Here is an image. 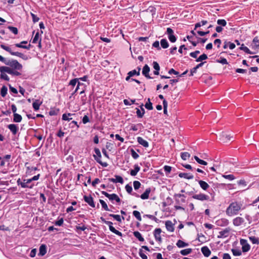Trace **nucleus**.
<instances>
[{
    "label": "nucleus",
    "mask_w": 259,
    "mask_h": 259,
    "mask_svg": "<svg viewBox=\"0 0 259 259\" xmlns=\"http://www.w3.org/2000/svg\"><path fill=\"white\" fill-rule=\"evenodd\" d=\"M242 204L236 201L232 202L227 208L226 212L228 216L236 215L241 208Z\"/></svg>",
    "instance_id": "nucleus-1"
},
{
    "label": "nucleus",
    "mask_w": 259,
    "mask_h": 259,
    "mask_svg": "<svg viewBox=\"0 0 259 259\" xmlns=\"http://www.w3.org/2000/svg\"><path fill=\"white\" fill-rule=\"evenodd\" d=\"M1 47L13 56L19 57L24 60H27L28 59V57L26 55L18 52H13L9 47L6 46L4 44L1 45Z\"/></svg>",
    "instance_id": "nucleus-2"
},
{
    "label": "nucleus",
    "mask_w": 259,
    "mask_h": 259,
    "mask_svg": "<svg viewBox=\"0 0 259 259\" xmlns=\"http://www.w3.org/2000/svg\"><path fill=\"white\" fill-rule=\"evenodd\" d=\"M17 184L18 186H20L23 188L32 189L34 186V183H32L30 179H24L23 181L19 178L17 181Z\"/></svg>",
    "instance_id": "nucleus-3"
},
{
    "label": "nucleus",
    "mask_w": 259,
    "mask_h": 259,
    "mask_svg": "<svg viewBox=\"0 0 259 259\" xmlns=\"http://www.w3.org/2000/svg\"><path fill=\"white\" fill-rule=\"evenodd\" d=\"M6 65L10 66L12 68L17 70H21L22 69V65L18 61L16 60H8Z\"/></svg>",
    "instance_id": "nucleus-4"
},
{
    "label": "nucleus",
    "mask_w": 259,
    "mask_h": 259,
    "mask_svg": "<svg viewBox=\"0 0 259 259\" xmlns=\"http://www.w3.org/2000/svg\"><path fill=\"white\" fill-rule=\"evenodd\" d=\"M94 151L96 155H94L93 157L95 159V160L99 163L100 164H101L103 167H107L108 166V163L106 162H102L101 160V158L102 157L101 154L100 152V151L99 149L97 148H95L94 149Z\"/></svg>",
    "instance_id": "nucleus-5"
},
{
    "label": "nucleus",
    "mask_w": 259,
    "mask_h": 259,
    "mask_svg": "<svg viewBox=\"0 0 259 259\" xmlns=\"http://www.w3.org/2000/svg\"><path fill=\"white\" fill-rule=\"evenodd\" d=\"M165 34H167L168 39L171 42H175L177 40V37L174 35V30L170 27L166 29Z\"/></svg>",
    "instance_id": "nucleus-6"
},
{
    "label": "nucleus",
    "mask_w": 259,
    "mask_h": 259,
    "mask_svg": "<svg viewBox=\"0 0 259 259\" xmlns=\"http://www.w3.org/2000/svg\"><path fill=\"white\" fill-rule=\"evenodd\" d=\"M240 243L242 245V250L243 252H248L250 250V246L247 243V241L246 239H241Z\"/></svg>",
    "instance_id": "nucleus-7"
},
{
    "label": "nucleus",
    "mask_w": 259,
    "mask_h": 259,
    "mask_svg": "<svg viewBox=\"0 0 259 259\" xmlns=\"http://www.w3.org/2000/svg\"><path fill=\"white\" fill-rule=\"evenodd\" d=\"M233 136L226 133H222L220 136V140L223 143H228L233 139Z\"/></svg>",
    "instance_id": "nucleus-8"
},
{
    "label": "nucleus",
    "mask_w": 259,
    "mask_h": 259,
    "mask_svg": "<svg viewBox=\"0 0 259 259\" xmlns=\"http://www.w3.org/2000/svg\"><path fill=\"white\" fill-rule=\"evenodd\" d=\"M192 198L200 201L208 200L209 199V196L203 193L195 194L192 196Z\"/></svg>",
    "instance_id": "nucleus-9"
},
{
    "label": "nucleus",
    "mask_w": 259,
    "mask_h": 259,
    "mask_svg": "<svg viewBox=\"0 0 259 259\" xmlns=\"http://www.w3.org/2000/svg\"><path fill=\"white\" fill-rule=\"evenodd\" d=\"M83 199L85 202H87L90 206L92 207H95V204L93 200V198L91 195L89 196L84 195L83 196Z\"/></svg>",
    "instance_id": "nucleus-10"
},
{
    "label": "nucleus",
    "mask_w": 259,
    "mask_h": 259,
    "mask_svg": "<svg viewBox=\"0 0 259 259\" xmlns=\"http://www.w3.org/2000/svg\"><path fill=\"white\" fill-rule=\"evenodd\" d=\"M7 127L10 130L13 135H16L19 131V127L15 124H10Z\"/></svg>",
    "instance_id": "nucleus-11"
},
{
    "label": "nucleus",
    "mask_w": 259,
    "mask_h": 259,
    "mask_svg": "<svg viewBox=\"0 0 259 259\" xmlns=\"http://www.w3.org/2000/svg\"><path fill=\"white\" fill-rule=\"evenodd\" d=\"M150 70V68L147 64H145L142 69V74L147 79H151L152 78L149 74V71Z\"/></svg>",
    "instance_id": "nucleus-12"
},
{
    "label": "nucleus",
    "mask_w": 259,
    "mask_h": 259,
    "mask_svg": "<svg viewBox=\"0 0 259 259\" xmlns=\"http://www.w3.org/2000/svg\"><path fill=\"white\" fill-rule=\"evenodd\" d=\"M161 229L160 228H156L154 230L153 232V235L155 240L157 241L161 242L162 241V239L160 236V233H161Z\"/></svg>",
    "instance_id": "nucleus-13"
},
{
    "label": "nucleus",
    "mask_w": 259,
    "mask_h": 259,
    "mask_svg": "<svg viewBox=\"0 0 259 259\" xmlns=\"http://www.w3.org/2000/svg\"><path fill=\"white\" fill-rule=\"evenodd\" d=\"M215 224L220 227L226 226L229 224V220L226 218H222L217 220Z\"/></svg>",
    "instance_id": "nucleus-14"
},
{
    "label": "nucleus",
    "mask_w": 259,
    "mask_h": 259,
    "mask_svg": "<svg viewBox=\"0 0 259 259\" xmlns=\"http://www.w3.org/2000/svg\"><path fill=\"white\" fill-rule=\"evenodd\" d=\"M244 222L243 218L238 217L235 218L233 220V224L235 226H239Z\"/></svg>",
    "instance_id": "nucleus-15"
},
{
    "label": "nucleus",
    "mask_w": 259,
    "mask_h": 259,
    "mask_svg": "<svg viewBox=\"0 0 259 259\" xmlns=\"http://www.w3.org/2000/svg\"><path fill=\"white\" fill-rule=\"evenodd\" d=\"M115 179L114 178H109L108 179V181L110 182H112L114 183H119L120 184L123 183V178L118 175H115Z\"/></svg>",
    "instance_id": "nucleus-16"
},
{
    "label": "nucleus",
    "mask_w": 259,
    "mask_h": 259,
    "mask_svg": "<svg viewBox=\"0 0 259 259\" xmlns=\"http://www.w3.org/2000/svg\"><path fill=\"white\" fill-rule=\"evenodd\" d=\"M143 104H142V105L140 106L141 110H140L139 108H136V109L137 110L136 113L138 117L139 118H142L144 114H145V109L143 108Z\"/></svg>",
    "instance_id": "nucleus-17"
},
{
    "label": "nucleus",
    "mask_w": 259,
    "mask_h": 259,
    "mask_svg": "<svg viewBox=\"0 0 259 259\" xmlns=\"http://www.w3.org/2000/svg\"><path fill=\"white\" fill-rule=\"evenodd\" d=\"M174 224H172L171 221H167L165 222V227L168 231L174 232L175 230Z\"/></svg>",
    "instance_id": "nucleus-18"
},
{
    "label": "nucleus",
    "mask_w": 259,
    "mask_h": 259,
    "mask_svg": "<svg viewBox=\"0 0 259 259\" xmlns=\"http://www.w3.org/2000/svg\"><path fill=\"white\" fill-rule=\"evenodd\" d=\"M229 231V228H226L223 231H220L219 232V235L218 236V238H221L227 237L228 236Z\"/></svg>",
    "instance_id": "nucleus-19"
},
{
    "label": "nucleus",
    "mask_w": 259,
    "mask_h": 259,
    "mask_svg": "<svg viewBox=\"0 0 259 259\" xmlns=\"http://www.w3.org/2000/svg\"><path fill=\"white\" fill-rule=\"evenodd\" d=\"M201 250L202 253L204 255V256H205V257L209 256L210 255V254H211L210 250L206 246H203L201 248Z\"/></svg>",
    "instance_id": "nucleus-20"
},
{
    "label": "nucleus",
    "mask_w": 259,
    "mask_h": 259,
    "mask_svg": "<svg viewBox=\"0 0 259 259\" xmlns=\"http://www.w3.org/2000/svg\"><path fill=\"white\" fill-rule=\"evenodd\" d=\"M198 182L201 188L204 191H207V189L209 188V185L204 181L199 180L198 181Z\"/></svg>",
    "instance_id": "nucleus-21"
},
{
    "label": "nucleus",
    "mask_w": 259,
    "mask_h": 259,
    "mask_svg": "<svg viewBox=\"0 0 259 259\" xmlns=\"http://www.w3.org/2000/svg\"><path fill=\"white\" fill-rule=\"evenodd\" d=\"M137 142L138 143L142 145L143 147L147 148L149 146V143L148 142L145 140L144 139H143L142 137H138L137 138Z\"/></svg>",
    "instance_id": "nucleus-22"
},
{
    "label": "nucleus",
    "mask_w": 259,
    "mask_h": 259,
    "mask_svg": "<svg viewBox=\"0 0 259 259\" xmlns=\"http://www.w3.org/2000/svg\"><path fill=\"white\" fill-rule=\"evenodd\" d=\"M42 103V101H40L39 100H35L33 103H32V107L34 110L35 111L38 110L39 109V107L41 105Z\"/></svg>",
    "instance_id": "nucleus-23"
},
{
    "label": "nucleus",
    "mask_w": 259,
    "mask_h": 259,
    "mask_svg": "<svg viewBox=\"0 0 259 259\" xmlns=\"http://www.w3.org/2000/svg\"><path fill=\"white\" fill-rule=\"evenodd\" d=\"M47 252V246L45 244H41L39 248V256H44Z\"/></svg>",
    "instance_id": "nucleus-24"
},
{
    "label": "nucleus",
    "mask_w": 259,
    "mask_h": 259,
    "mask_svg": "<svg viewBox=\"0 0 259 259\" xmlns=\"http://www.w3.org/2000/svg\"><path fill=\"white\" fill-rule=\"evenodd\" d=\"M150 192V188H147L145 191L140 195V198L143 200L147 199L149 198Z\"/></svg>",
    "instance_id": "nucleus-25"
},
{
    "label": "nucleus",
    "mask_w": 259,
    "mask_h": 259,
    "mask_svg": "<svg viewBox=\"0 0 259 259\" xmlns=\"http://www.w3.org/2000/svg\"><path fill=\"white\" fill-rule=\"evenodd\" d=\"M101 193L103 195H104L105 196H106V197L108 198V199L112 202L113 201L115 200V198H114L115 195V193L110 194L108 193L107 192L104 191H101Z\"/></svg>",
    "instance_id": "nucleus-26"
},
{
    "label": "nucleus",
    "mask_w": 259,
    "mask_h": 259,
    "mask_svg": "<svg viewBox=\"0 0 259 259\" xmlns=\"http://www.w3.org/2000/svg\"><path fill=\"white\" fill-rule=\"evenodd\" d=\"M179 177H180L181 178H185V179H186L188 180H191V179H193V178H194L193 175L191 174H189V173L188 174V173L180 172L179 174Z\"/></svg>",
    "instance_id": "nucleus-27"
},
{
    "label": "nucleus",
    "mask_w": 259,
    "mask_h": 259,
    "mask_svg": "<svg viewBox=\"0 0 259 259\" xmlns=\"http://www.w3.org/2000/svg\"><path fill=\"white\" fill-rule=\"evenodd\" d=\"M140 70H141V67H138L137 68V69H134L132 71H129L130 75H132L133 76L134 75H137L139 76L140 74Z\"/></svg>",
    "instance_id": "nucleus-28"
},
{
    "label": "nucleus",
    "mask_w": 259,
    "mask_h": 259,
    "mask_svg": "<svg viewBox=\"0 0 259 259\" xmlns=\"http://www.w3.org/2000/svg\"><path fill=\"white\" fill-rule=\"evenodd\" d=\"M109 216L110 217H112L114 218L115 220H116L117 222L121 223L122 219L123 220H124V218L122 216L121 217L118 215V214H109Z\"/></svg>",
    "instance_id": "nucleus-29"
},
{
    "label": "nucleus",
    "mask_w": 259,
    "mask_h": 259,
    "mask_svg": "<svg viewBox=\"0 0 259 259\" xmlns=\"http://www.w3.org/2000/svg\"><path fill=\"white\" fill-rule=\"evenodd\" d=\"M13 121L15 122H20L22 121V117L21 115L18 113L13 114Z\"/></svg>",
    "instance_id": "nucleus-30"
},
{
    "label": "nucleus",
    "mask_w": 259,
    "mask_h": 259,
    "mask_svg": "<svg viewBox=\"0 0 259 259\" xmlns=\"http://www.w3.org/2000/svg\"><path fill=\"white\" fill-rule=\"evenodd\" d=\"M134 236L137 238L140 241L143 242L144 238L142 237L141 234L138 231H135L133 232Z\"/></svg>",
    "instance_id": "nucleus-31"
},
{
    "label": "nucleus",
    "mask_w": 259,
    "mask_h": 259,
    "mask_svg": "<svg viewBox=\"0 0 259 259\" xmlns=\"http://www.w3.org/2000/svg\"><path fill=\"white\" fill-rule=\"evenodd\" d=\"M60 111V109L59 108H51L49 114L50 116H54L57 115Z\"/></svg>",
    "instance_id": "nucleus-32"
},
{
    "label": "nucleus",
    "mask_w": 259,
    "mask_h": 259,
    "mask_svg": "<svg viewBox=\"0 0 259 259\" xmlns=\"http://www.w3.org/2000/svg\"><path fill=\"white\" fill-rule=\"evenodd\" d=\"M176 245L179 248H182L188 246L189 244L181 240H179L177 241Z\"/></svg>",
    "instance_id": "nucleus-33"
},
{
    "label": "nucleus",
    "mask_w": 259,
    "mask_h": 259,
    "mask_svg": "<svg viewBox=\"0 0 259 259\" xmlns=\"http://www.w3.org/2000/svg\"><path fill=\"white\" fill-rule=\"evenodd\" d=\"M161 47L163 49H166L169 47V44L166 39H162L160 40Z\"/></svg>",
    "instance_id": "nucleus-34"
},
{
    "label": "nucleus",
    "mask_w": 259,
    "mask_h": 259,
    "mask_svg": "<svg viewBox=\"0 0 259 259\" xmlns=\"http://www.w3.org/2000/svg\"><path fill=\"white\" fill-rule=\"evenodd\" d=\"M87 229V227L84 225L82 226H75V230L78 234H80L81 231H84Z\"/></svg>",
    "instance_id": "nucleus-35"
},
{
    "label": "nucleus",
    "mask_w": 259,
    "mask_h": 259,
    "mask_svg": "<svg viewBox=\"0 0 259 259\" xmlns=\"http://www.w3.org/2000/svg\"><path fill=\"white\" fill-rule=\"evenodd\" d=\"M143 217L149 218V219L155 221L156 223H159L160 222V220L159 219H158L155 216L151 215V214H144L143 215Z\"/></svg>",
    "instance_id": "nucleus-36"
},
{
    "label": "nucleus",
    "mask_w": 259,
    "mask_h": 259,
    "mask_svg": "<svg viewBox=\"0 0 259 259\" xmlns=\"http://www.w3.org/2000/svg\"><path fill=\"white\" fill-rule=\"evenodd\" d=\"M8 88L6 86L3 85L1 89V95L5 97L7 94Z\"/></svg>",
    "instance_id": "nucleus-37"
},
{
    "label": "nucleus",
    "mask_w": 259,
    "mask_h": 259,
    "mask_svg": "<svg viewBox=\"0 0 259 259\" xmlns=\"http://www.w3.org/2000/svg\"><path fill=\"white\" fill-rule=\"evenodd\" d=\"M2 70H0L1 75H0V78L1 79H4L6 81H9L10 78L6 74L5 72H2Z\"/></svg>",
    "instance_id": "nucleus-38"
},
{
    "label": "nucleus",
    "mask_w": 259,
    "mask_h": 259,
    "mask_svg": "<svg viewBox=\"0 0 259 259\" xmlns=\"http://www.w3.org/2000/svg\"><path fill=\"white\" fill-rule=\"evenodd\" d=\"M207 23V21L206 20H202L201 22L196 23L195 24L194 30H196L197 28L201 27V26H203Z\"/></svg>",
    "instance_id": "nucleus-39"
},
{
    "label": "nucleus",
    "mask_w": 259,
    "mask_h": 259,
    "mask_svg": "<svg viewBox=\"0 0 259 259\" xmlns=\"http://www.w3.org/2000/svg\"><path fill=\"white\" fill-rule=\"evenodd\" d=\"M99 201L102 205V208L104 210H105L106 211H111V210L108 208L106 203L103 200L100 199ZM111 211H112L111 210Z\"/></svg>",
    "instance_id": "nucleus-40"
},
{
    "label": "nucleus",
    "mask_w": 259,
    "mask_h": 259,
    "mask_svg": "<svg viewBox=\"0 0 259 259\" xmlns=\"http://www.w3.org/2000/svg\"><path fill=\"white\" fill-rule=\"evenodd\" d=\"M207 58L208 57L207 55L205 54H203L196 59V61L197 62H202L203 60H206Z\"/></svg>",
    "instance_id": "nucleus-41"
},
{
    "label": "nucleus",
    "mask_w": 259,
    "mask_h": 259,
    "mask_svg": "<svg viewBox=\"0 0 259 259\" xmlns=\"http://www.w3.org/2000/svg\"><path fill=\"white\" fill-rule=\"evenodd\" d=\"M192 251V249L191 248H187L185 249H183L180 251V253L183 255H187Z\"/></svg>",
    "instance_id": "nucleus-42"
},
{
    "label": "nucleus",
    "mask_w": 259,
    "mask_h": 259,
    "mask_svg": "<svg viewBox=\"0 0 259 259\" xmlns=\"http://www.w3.org/2000/svg\"><path fill=\"white\" fill-rule=\"evenodd\" d=\"M194 158L200 164H202V165H206L207 164V163L206 161H205L203 160H202V159H200L197 156H194Z\"/></svg>",
    "instance_id": "nucleus-43"
},
{
    "label": "nucleus",
    "mask_w": 259,
    "mask_h": 259,
    "mask_svg": "<svg viewBox=\"0 0 259 259\" xmlns=\"http://www.w3.org/2000/svg\"><path fill=\"white\" fill-rule=\"evenodd\" d=\"M231 251L234 256H240L242 254L241 251L238 249L232 248Z\"/></svg>",
    "instance_id": "nucleus-44"
},
{
    "label": "nucleus",
    "mask_w": 259,
    "mask_h": 259,
    "mask_svg": "<svg viewBox=\"0 0 259 259\" xmlns=\"http://www.w3.org/2000/svg\"><path fill=\"white\" fill-rule=\"evenodd\" d=\"M133 214L139 221H141L142 220L141 214L139 211L134 210L133 212Z\"/></svg>",
    "instance_id": "nucleus-45"
},
{
    "label": "nucleus",
    "mask_w": 259,
    "mask_h": 259,
    "mask_svg": "<svg viewBox=\"0 0 259 259\" xmlns=\"http://www.w3.org/2000/svg\"><path fill=\"white\" fill-rule=\"evenodd\" d=\"M181 157L184 160H186L190 157V154L187 152H182L181 153Z\"/></svg>",
    "instance_id": "nucleus-46"
},
{
    "label": "nucleus",
    "mask_w": 259,
    "mask_h": 259,
    "mask_svg": "<svg viewBox=\"0 0 259 259\" xmlns=\"http://www.w3.org/2000/svg\"><path fill=\"white\" fill-rule=\"evenodd\" d=\"M145 107L146 109L149 110L153 109L152 103L150 102V98L148 99V102L145 105Z\"/></svg>",
    "instance_id": "nucleus-47"
},
{
    "label": "nucleus",
    "mask_w": 259,
    "mask_h": 259,
    "mask_svg": "<svg viewBox=\"0 0 259 259\" xmlns=\"http://www.w3.org/2000/svg\"><path fill=\"white\" fill-rule=\"evenodd\" d=\"M142 126V124L141 123H138L136 125L132 124L130 130H132L133 131H137L138 130L139 127H140V128H141V127Z\"/></svg>",
    "instance_id": "nucleus-48"
},
{
    "label": "nucleus",
    "mask_w": 259,
    "mask_h": 259,
    "mask_svg": "<svg viewBox=\"0 0 259 259\" xmlns=\"http://www.w3.org/2000/svg\"><path fill=\"white\" fill-rule=\"evenodd\" d=\"M72 115H73V114L70 113H68L67 114L66 113H64L62 115V119L63 120L70 121L72 119V118H69L68 116H71Z\"/></svg>",
    "instance_id": "nucleus-49"
},
{
    "label": "nucleus",
    "mask_w": 259,
    "mask_h": 259,
    "mask_svg": "<svg viewBox=\"0 0 259 259\" xmlns=\"http://www.w3.org/2000/svg\"><path fill=\"white\" fill-rule=\"evenodd\" d=\"M252 42L254 45V48H259V39L257 36L254 37L252 40Z\"/></svg>",
    "instance_id": "nucleus-50"
},
{
    "label": "nucleus",
    "mask_w": 259,
    "mask_h": 259,
    "mask_svg": "<svg viewBox=\"0 0 259 259\" xmlns=\"http://www.w3.org/2000/svg\"><path fill=\"white\" fill-rule=\"evenodd\" d=\"M131 154L134 159H137L139 157V155L133 149H131Z\"/></svg>",
    "instance_id": "nucleus-51"
},
{
    "label": "nucleus",
    "mask_w": 259,
    "mask_h": 259,
    "mask_svg": "<svg viewBox=\"0 0 259 259\" xmlns=\"http://www.w3.org/2000/svg\"><path fill=\"white\" fill-rule=\"evenodd\" d=\"M217 24L221 27L225 26L227 25V22L225 19H218Z\"/></svg>",
    "instance_id": "nucleus-52"
},
{
    "label": "nucleus",
    "mask_w": 259,
    "mask_h": 259,
    "mask_svg": "<svg viewBox=\"0 0 259 259\" xmlns=\"http://www.w3.org/2000/svg\"><path fill=\"white\" fill-rule=\"evenodd\" d=\"M8 28L14 34L16 35L18 33V30L17 28L11 26H8Z\"/></svg>",
    "instance_id": "nucleus-53"
},
{
    "label": "nucleus",
    "mask_w": 259,
    "mask_h": 259,
    "mask_svg": "<svg viewBox=\"0 0 259 259\" xmlns=\"http://www.w3.org/2000/svg\"><path fill=\"white\" fill-rule=\"evenodd\" d=\"M216 62L222 64H228V62L227 59L225 58L221 57L220 59L216 60Z\"/></svg>",
    "instance_id": "nucleus-54"
},
{
    "label": "nucleus",
    "mask_w": 259,
    "mask_h": 259,
    "mask_svg": "<svg viewBox=\"0 0 259 259\" xmlns=\"http://www.w3.org/2000/svg\"><path fill=\"white\" fill-rule=\"evenodd\" d=\"M12 68L8 66H1L0 67V70H2V72H5V73H10Z\"/></svg>",
    "instance_id": "nucleus-55"
},
{
    "label": "nucleus",
    "mask_w": 259,
    "mask_h": 259,
    "mask_svg": "<svg viewBox=\"0 0 259 259\" xmlns=\"http://www.w3.org/2000/svg\"><path fill=\"white\" fill-rule=\"evenodd\" d=\"M249 239L253 244H259V240L258 238H256L255 236H250L249 237Z\"/></svg>",
    "instance_id": "nucleus-56"
},
{
    "label": "nucleus",
    "mask_w": 259,
    "mask_h": 259,
    "mask_svg": "<svg viewBox=\"0 0 259 259\" xmlns=\"http://www.w3.org/2000/svg\"><path fill=\"white\" fill-rule=\"evenodd\" d=\"M133 185H134V188L135 190H137L140 188L141 184L140 182H139L138 181H135L133 182Z\"/></svg>",
    "instance_id": "nucleus-57"
},
{
    "label": "nucleus",
    "mask_w": 259,
    "mask_h": 259,
    "mask_svg": "<svg viewBox=\"0 0 259 259\" xmlns=\"http://www.w3.org/2000/svg\"><path fill=\"white\" fill-rule=\"evenodd\" d=\"M78 81H79V79H78V78H73L70 81L69 85L73 87L76 84Z\"/></svg>",
    "instance_id": "nucleus-58"
},
{
    "label": "nucleus",
    "mask_w": 259,
    "mask_h": 259,
    "mask_svg": "<svg viewBox=\"0 0 259 259\" xmlns=\"http://www.w3.org/2000/svg\"><path fill=\"white\" fill-rule=\"evenodd\" d=\"M30 15L32 17V21L34 23H35L39 21V18L34 14L31 12Z\"/></svg>",
    "instance_id": "nucleus-59"
},
{
    "label": "nucleus",
    "mask_w": 259,
    "mask_h": 259,
    "mask_svg": "<svg viewBox=\"0 0 259 259\" xmlns=\"http://www.w3.org/2000/svg\"><path fill=\"white\" fill-rule=\"evenodd\" d=\"M35 171V170H39V169L37 167H34V166H28L27 167V171L26 173L29 172L31 173L32 171Z\"/></svg>",
    "instance_id": "nucleus-60"
},
{
    "label": "nucleus",
    "mask_w": 259,
    "mask_h": 259,
    "mask_svg": "<svg viewBox=\"0 0 259 259\" xmlns=\"http://www.w3.org/2000/svg\"><path fill=\"white\" fill-rule=\"evenodd\" d=\"M239 49L240 50L243 51L246 53H248V52L249 53V49L247 47L245 46L243 44H242L241 45V47H239Z\"/></svg>",
    "instance_id": "nucleus-61"
},
{
    "label": "nucleus",
    "mask_w": 259,
    "mask_h": 259,
    "mask_svg": "<svg viewBox=\"0 0 259 259\" xmlns=\"http://www.w3.org/2000/svg\"><path fill=\"white\" fill-rule=\"evenodd\" d=\"M38 38H39V32L37 31L35 34V36L34 37H33L32 40V42L33 44H36L37 43V41L38 40Z\"/></svg>",
    "instance_id": "nucleus-62"
},
{
    "label": "nucleus",
    "mask_w": 259,
    "mask_h": 259,
    "mask_svg": "<svg viewBox=\"0 0 259 259\" xmlns=\"http://www.w3.org/2000/svg\"><path fill=\"white\" fill-rule=\"evenodd\" d=\"M125 189L128 193L132 194L133 188L131 185H130L129 184L126 185Z\"/></svg>",
    "instance_id": "nucleus-63"
},
{
    "label": "nucleus",
    "mask_w": 259,
    "mask_h": 259,
    "mask_svg": "<svg viewBox=\"0 0 259 259\" xmlns=\"http://www.w3.org/2000/svg\"><path fill=\"white\" fill-rule=\"evenodd\" d=\"M139 254L142 259H148L147 255L143 252L142 249H140Z\"/></svg>",
    "instance_id": "nucleus-64"
}]
</instances>
